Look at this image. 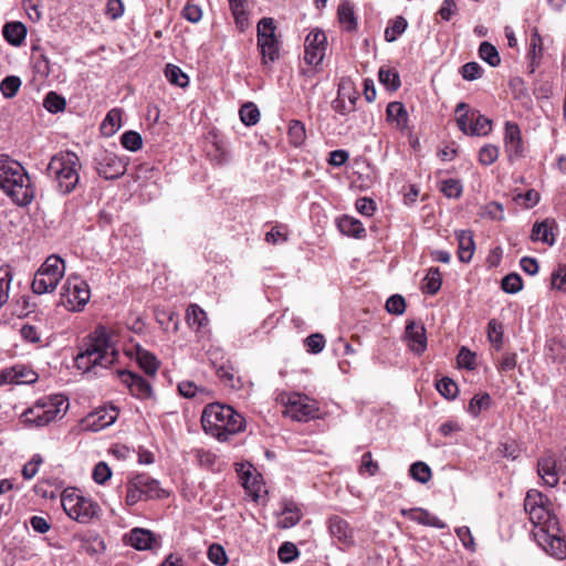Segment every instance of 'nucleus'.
Masks as SVG:
<instances>
[{"label": "nucleus", "instance_id": "obj_1", "mask_svg": "<svg viewBox=\"0 0 566 566\" xmlns=\"http://www.w3.org/2000/svg\"><path fill=\"white\" fill-rule=\"evenodd\" d=\"M116 343L117 335L113 329L105 326L96 327L75 356L76 368L83 374H97L98 368L107 369L118 359Z\"/></svg>", "mask_w": 566, "mask_h": 566}, {"label": "nucleus", "instance_id": "obj_2", "mask_svg": "<svg viewBox=\"0 0 566 566\" xmlns=\"http://www.w3.org/2000/svg\"><path fill=\"white\" fill-rule=\"evenodd\" d=\"M0 189L19 206H27L34 198V188L24 167L4 155L0 156Z\"/></svg>", "mask_w": 566, "mask_h": 566}, {"label": "nucleus", "instance_id": "obj_3", "mask_svg": "<svg viewBox=\"0 0 566 566\" xmlns=\"http://www.w3.org/2000/svg\"><path fill=\"white\" fill-rule=\"evenodd\" d=\"M202 428L219 441H227L231 436L245 429L244 418L231 406L208 405L201 417Z\"/></svg>", "mask_w": 566, "mask_h": 566}, {"label": "nucleus", "instance_id": "obj_4", "mask_svg": "<svg viewBox=\"0 0 566 566\" xmlns=\"http://www.w3.org/2000/svg\"><path fill=\"white\" fill-rule=\"evenodd\" d=\"M81 167V160L75 153L61 151L51 158L46 172L54 189L61 195H69L80 182Z\"/></svg>", "mask_w": 566, "mask_h": 566}, {"label": "nucleus", "instance_id": "obj_5", "mask_svg": "<svg viewBox=\"0 0 566 566\" xmlns=\"http://www.w3.org/2000/svg\"><path fill=\"white\" fill-rule=\"evenodd\" d=\"M67 409V399L62 395H54L39 399L22 413V419L28 424L44 427L62 418Z\"/></svg>", "mask_w": 566, "mask_h": 566}, {"label": "nucleus", "instance_id": "obj_6", "mask_svg": "<svg viewBox=\"0 0 566 566\" xmlns=\"http://www.w3.org/2000/svg\"><path fill=\"white\" fill-rule=\"evenodd\" d=\"M524 510L537 530H557L558 521L552 514L548 499L537 490H530L524 500Z\"/></svg>", "mask_w": 566, "mask_h": 566}, {"label": "nucleus", "instance_id": "obj_7", "mask_svg": "<svg viewBox=\"0 0 566 566\" xmlns=\"http://www.w3.org/2000/svg\"><path fill=\"white\" fill-rule=\"evenodd\" d=\"M65 264L57 255H50L38 269L32 281V291L35 294L53 292L60 280L64 276Z\"/></svg>", "mask_w": 566, "mask_h": 566}, {"label": "nucleus", "instance_id": "obj_8", "mask_svg": "<svg viewBox=\"0 0 566 566\" xmlns=\"http://www.w3.org/2000/svg\"><path fill=\"white\" fill-rule=\"evenodd\" d=\"M126 491L125 502L128 506H133L140 501L166 496V492L160 488L159 481L148 474H136L132 476L127 481Z\"/></svg>", "mask_w": 566, "mask_h": 566}, {"label": "nucleus", "instance_id": "obj_9", "mask_svg": "<svg viewBox=\"0 0 566 566\" xmlns=\"http://www.w3.org/2000/svg\"><path fill=\"white\" fill-rule=\"evenodd\" d=\"M61 503L67 516L82 524L91 522L98 511L95 502L75 491H64Z\"/></svg>", "mask_w": 566, "mask_h": 566}, {"label": "nucleus", "instance_id": "obj_10", "mask_svg": "<svg viewBox=\"0 0 566 566\" xmlns=\"http://www.w3.org/2000/svg\"><path fill=\"white\" fill-rule=\"evenodd\" d=\"M91 290L86 281L77 275H70L62 286L61 303L71 312H80L88 303Z\"/></svg>", "mask_w": 566, "mask_h": 566}, {"label": "nucleus", "instance_id": "obj_11", "mask_svg": "<svg viewBox=\"0 0 566 566\" xmlns=\"http://www.w3.org/2000/svg\"><path fill=\"white\" fill-rule=\"evenodd\" d=\"M275 25L272 18H262L258 23V46L263 64L274 62L279 57V41L275 38Z\"/></svg>", "mask_w": 566, "mask_h": 566}, {"label": "nucleus", "instance_id": "obj_12", "mask_svg": "<svg viewBox=\"0 0 566 566\" xmlns=\"http://www.w3.org/2000/svg\"><path fill=\"white\" fill-rule=\"evenodd\" d=\"M326 527L334 544L346 551L356 544L355 530L350 523L339 515H331L326 520Z\"/></svg>", "mask_w": 566, "mask_h": 566}, {"label": "nucleus", "instance_id": "obj_13", "mask_svg": "<svg viewBox=\"0 0 566 566\" xmlns=\"http://www.w3.org/2000/svg\"><path fill=\"white\" fill-rule=\"evenodd\" d=\"M94 164L98 176L107 180L117 179L126 171L124 159L107 149H101L95 154Z\"/></svg>", "mask_w": 566, "mask_h": 566}, {"label": "nucleus", "instance_id": "obj_14", "mask_svg": "<svg viewBox=\"0 0 566 566\" xmlns=\"http://www.w3.org/2000/svg\"><path fill=\"white\" fill-rule=\"evenodd\" d=\"M317 407L314 400L298 392L290 394L285 401L284 415L296 421H308L315 417Z\"/></svg>", "mask_w": 566, "mask_h": 566}, {"label": "nucleus", "instance_id": "obj_15", "mask_svg": "<svg viewBox=\"0 0 566 566\" xmlns=\"http://www.w3.org/2000/svg\"><path fill=\"white\" fill-rule=\"evenodd\" d=\"M304 60L308 65L318 66L324 57L327 49V36L321 29H313L304 41Z\"/></svg>", "mask_w": 566, "mask_h": 566}, {"label": "nucleus", "instance_id": "obj_16", "mask_svg": "<svg viewBox=\"0 0 566 566\" xmlns=\"http://www.w3.org/2000/svg\"><path fill=\"white\" fill-rule=\"evenodd\" d=\"M557 530H537L534 531V537L537 544L552 557L564 560L566 558V541L560 537Z\"/></svg>", "mask_w": 566, "mask_h": 566}, {"label": "nucleus", "instance_id": "obj_17", "mask_svg": "<svg viewBox=\"0 0 566 566\" xmlns=\"http://www.w3.org/2000/svg\"><path fill=\"white\" fill-rule=\"evenodd\" d=\"M504 148L511 161L521 158L524 154L522 133L515 123L506 122L505 124Z\"/></svg>", "mask_w": 566, "mask_h": 566}, {"label": "nucleus", "instance_id": "obj_18", "mask_svg": "<svg viewBox=\"0 0 566 566\" xmlns=\"http://www.w3.org/2000/svg\"><path fill=\"white\" fill-rule=\"evenodd\" d=\"M117 417L118 409L116 407H102L91 412L84 419V426L87 430L96 432L113 424L116 421Z\"/></svg>", "mask_w": 566, "mask_h": 566}, {"label": "nucleus", "instance_id": "obj_19", "mask_svg": "<svg viewBox=\"0 0 566 566\" xmlns=\"http://www.w3.org/2000/svg\"><path fill=\"white\" fill-rule=\"evenodd\" d=\"M122 382L129 389V392L138 399H148L153 396L150 384L142 376L123 370L119 373Z\"/></svg>", "mask_w": 566, "mask_h": 566}, {"label": "nucleus", "instance_id": "obj_20", "mask_svg": "<svg viewBox=\"0 0 566 566\" xmlns=\"http://www.w3.org/2000/svg\"><path fill=\"white\" fill-rule=\"evenodd\" d=\"M406 339L411 352L417 355L422 354L427 348L424 326L415 321H409L406 325Z\"/></svg>", "mask_w": 566, "mask_h": 566}, {"label": "nucleus", "instance_id": "obj_21", "mask_svg": "<svg viewBox=\"0 0 566 566\" xmlns=\"http://www.w3.org/2000/svg\"><path fill=\"white\" fill-rule=\"evenodd\" d=\"M402 516L424 526L443 530L447 524L436 515L431 514L428 510L421 507L402 509L400 510Z\"/></svg>", "mask_w": 566, "mask_h": 566}, {"label": "nucleus", "instance_id": "obj_22", "mask_svg": "<svg viewBox=\"0 0 566 566\" xmlns=\"http://www.w3.org/2000/svg\"><path fill=\"white\" fill-rule=\"evenodd\" d=\"M128 544L137 551L153 549L157 544L154 533L145 528H133L127 536Z\"/></svg>", "mask_w": 566, "mask_h": 566}, {"label": "nucleus", "instance_id": "obj_23", "mask_svg": "<svg viewBox=\"0 0 566 566\" xmlns=\"http://www.w3.org/2000/svg\"><path fill=\"white\" fill-rule=\"evenodd\" d=\"M537 473L548 486L558 484L559 476L556 470V460L552 454H547L538 460Z\"/></svg>", "mask_w": 566, "mask_h": 566}, {"label": "nucleus", "instance_id": "obj_24", "mask_svg": "<svg viewBox=\"0 0 566 566\" xmlns=\"http://www.w3.org/2000/svg\"><path fill=\"white\" fill-rule=\"evenodd\" d=\"M455 239L458 241L459 260L465 263L470 262L475 250L473 233L469 230H458L455 231Z\"/></svg>", "mask_w": 566, "mask_h": 566}, {"label": "nucleus", "instance_id": "obj_25", "mask_svg": "<svg viewBox=\"0 0 566 566\" xmlns=\"http://www.w3.org/2000/svg\"><path fill=\"white\" fill-rule=\"evenodd\" d=\"M387 120L397 129L403 130L408 126V113L400 102H391L386 108Z\"/></svg>", "mask_w": 566, "mask_h": 566}, {"label": "nucleus", "instance_id": "obj_26", "mask_svg": "<svg viewBox=\"0 0 566 566\" xmlns=\"http://www.w3.org/2000/svg\"><path fill=\"white\" fill-rule=\"evenodd\" d=\"M543 56V40L535 30L530 39V48L527 52L530 73H534L539 66Z\"/></svg>", "mask_w": 566, "mask_h": 566}, {"label": "nucleus", "instance_id": "obj_27", "mask_svg": "<svg viewBox=\"0 0 566 566\" xmlns=\"http://www.w3.org/2000/svg\"><path fill=\"white\" fill-rule=\"evenodd\" d=\"M554 224L555 222L548 219L542 222H536L533 226L531 239L533 241H541L548 245H553L555 243V238L553 235Z\"/></svg>", "mask_w": 566, "mask_h": 566}, {"label": "nucleus", "instance_id": "obj_28", "mask_svg": "<svg viewBox=\"0 0 566 566\" xmlns=\"http://www.w3.org/2000/svg\"><path fill=\"white\" fill-rule=\"evenodd\" d=\"M337 228L343 234L357 239L363 238L366 232L363 223L349 216L340 217L337 221Z\"/></svg>", "mask_w": 566, "mask_h": 566}, {"label": "nucleus", "instance_id": "obj_29", "mask_svg": "<svg viewBox=\"0 0 566 566\" xmlns=\"http://www.w3.org/2000/svg\"><path fill=\"white\" fill-rule=\"evenodd\" d=\"M337 15L342 27L348 31L357 29V20L354 11V6L349 1H342L337 9Z\"/></svg>", "mask_w": 566, "mask_h": 566}, {"label": "nucleus", "instance_id": "obj_30", "mask_svg": "<svg viewBox=\"0 0 566 566\" xmlns=\"http://www.w3.org/2000/svg\"><path fill=\"white\" fill-rule=\"evenodd\" d=\"M3 36L10 44L19 46L27 36V28L21 22H9L3 27Z\"/></svg>", "mask_w": 566, "mask_h": 566}, {"label": "nucleus", "instance_id": "obj_31", "mask_svg": "<svg viewBox=\"0 0 566 566\" xmlns=\"http://www.w3.org/2000/svg\"><path fill=\"white\" fill-rule=\"evenodd\" d=\"M10 370L15 385L33 384L38 380V374L27 365L18 364L10 367Z\"/></svg>", "mask_w": 566, "mask_h": 566}, {"label": "nucleus", "instance_id": "obj_32", "mask_svg": "<svg viewBox=\"0 0 566 566\" xmlns=\"http://www.w3.org/2000/svg\"><path fill=\"white\" fill-rule=\"evenodd\" d=\"M122 126V111L111 109L101 124V132L105 136H113Z\"/></svg>", "mask_w": 566, "mask_h": 566}, {"label": "nucleus", "instance_id": "obj_33", "mask_svg": "<svg viewBox=\"0 0 566 566\" xmlns=\"http://www.w3.org/2000/svg\"><path fill=\"white\" fill-rule=\"evenodd\" d=\"M492 129V120L481 115L478 111L473 112L472 124H470V136H486Z\"/></svg>", "mask_w": 566, "mask_h": 566}, {"label": "nucleus", "instance_id": "obj_34", "mask_svg": "<svg viewBox=\"0 0 566 566\" xmlns=\"http://www.w3.org/2000/svg\"><path fill=\"white\" fill-rule=\"evenodd\" d=\"M251 469L252 468L249 467L241 472L242 485L251 495L258 497L262 490V483L260 475L254 474Z\"/></svg>", "mask_w": 566, "mask_h": 566}, {"label": "nucleus", "instance_id": "obj_35", "mask_svg": "<svg viewBox=\"0 0 566 566\" xmlns=\"http://www.w3.org/2000/svg\"><path fill=\"white\" fill-rule=\"evenodd\" d=\"M302 512L296 505L286 504L279 520V526L282 528L293 527L300 522Z\"/></svg>", "mask_w": 566, "mask_h": 566}, {"label": "nucleus", "instance_id": "obj_36", "mask_svg": "<svg viewBox=\"0 0 566 566\" xmlns=\"http://www.w3.org/2000/svg\"><path fill=\"white\" fill-rule=\"evenodd\" d=\"M187 322L190 326L198 329L205 327L208 323L206 312L197 304H191L187 308Z\"/></svg>", "mask_w": 566, "mask_h": 566}, {"label": "nucleus", "instance_id": "obj_37", "mask_svg": "<svg viewBox=\"0 0 566 566\" xmlns=\"http://www.w3.org/2000/svg\"><path fill=\"white\" fill-rule=\"evenodd\" d=\"M473 112L469 109V105L461 102L457 105L455 113L459 114L457 118V124L459 129L469 135L470 124H472Z\"/></svg>", "mask_w": 566, "mask_h": 566}, {"label": "nucleus", "instance_id": "obj_38", "mask_svg": "<svg viewBox=\"0 0 566 566\" xmlns=\"http://www.w3.org/2000/svg\"><path fill=\"white\" fill-rule=\"evenodd\" d=\"M442 284V275L438 268H431L423 280V291L430 295L436 294Z\"/></svg>", "mask_w": 566, "mask_h": 566}, {"label": "nucleus", "instance_id": "obj_39", "mask_svg": "<svg viewBox=\"0 0 566 566\" xmlns=\"http://www.w3.org/2000/svg\"><path fill=\"white\" fill-rule=\"evenodd\" d=\"M479 56L489 65L495 67L500 65L501 57L496 48L490 42H482L479 46Z\"/></svg>", "mask_w": 566, "mask_h": 566}, {"label": "nucleus", "instance_id": "obj_40", "mask_svg": "<svg viewBox=\"0 0 566 566\" xmlns=\"http://www.w3.org/2000/svg\"><path fill=\"white\" fill-rule=\"evenodd\" d=\"M137 361L140 368L148 375H155L158 370L159 363L156 356L147 350H138Z\"/></svg>", "mask_w": 566, "mask_h": 566}, {"label": "nucleus", "instance_id": "obj_41", "mask_svg": "<svg viewBox=\"0 0 566 566\" xmlns=\"http://www.w3.org/2000/svg\"><path fill=\"white\" fill-rule=\"evenodd\" d=\"M378 77L379 82L391 91H396L400 87L399 74L394 69L380 67Z\"/></svg>", "mask_w": 566, "mask_h": 566}, {"label": "nucleus", "instance_id": "obj_42", "mask_svg": "<svg viewBox=\"0 0 566 566\" xmlns=\"http://www.w3.org/2000/svg\"><path fill=\"white\" fill-rule=\"evenodd\" d=\"M239 115L242 123L247 126H253L260 119V111L256 105L251 102L241 106Z\"/></svg>", "mask_w": 566, "mask_h": 566}, {"label": "nucleus", "instance_id": "obj_43", "mask_svg": "<svg viewBox=\"0 0 566 566\" xmlns=\"http://www.w3.org/2000/svg\"><path fill=\"white\" fill-rule=\"evenodd\" d=\"M165 76L169 81V83L177 85L179 87H186L189 83L188 76L182 72V70L174 64H168L165 70Z\"/></svg>", "mask_w": 566, "mask_h": 566}, {"label": "nucleus", "instance_id": "obj_44", "mask_svg": "<svg viewBox=\"0 0 566 566\" xmlns=\"http://www.w3.org/2000/svg\"><path fill=\"white\" fill-rule=\"evenodd\" d=\"M407 25V20L403 17H397L385 30L386 41H396L406 31Z\"/></svg>", "mask_w": 566, "mask_h": 566}, {"label": "nucleus", "instance_id": "obj_45", "mask_svg": "<svg viewBox=\"0 0 566 566\" xmlns=\"http://www.w3.org/2000/svg\"><path fill=\"white\" fill-rule=\"evenodd\" d=\"M287 135L292 145L295 147L301 146L305 142L306 137L304 124L300 120H291Z\"/></svg>", "mask_w": 566, "mask_h": 566}, {"label": "nucleus", "instance_id": "obj_46", "mask_svg": "<svg viewBox=\"0 0 566 566\" xmlns=\"http://www.w3.org/2000/svg\"><path fill=\"white\" fill-rule=\"evenodd\" d=\"M491 397L489 394L475 395L469 402L468 411L472 417H478L483 409L490 407Z\"/></svg>", "mask_w": 566, "mask_h": 566}, {"label": "nucleus", "instance_id": "obj_47", "mask_svg": "<svg viewBox=\"0 0 566 566\" xmlns=\"http://www.w3.org/2000/svg\"><path fill=\"white\" fill-rule=\"evenodd\" d=\"M409 472L413 480L423 484L427 483L432 475L430 467L422 461L412 463Z\"/></svg>", "mask_w": 566, "mask_h": 566}, {"label": "nucleus", "instance_id": "obj_48", "mask_svg": "<svg viewBox=\"0 0 566 566\" xmlns=\"http://www.w3.org/2000/svg\"><path fill=\"white\" fill-rule=\"evenodd\" d=\"M21 86V80L19 76L9 75L4 77L0 83V92L7 98H11L17 95Z\"/></svg>", "mask_w": 566, "mask_h": 566}, {"label": "nucleus", "instance_id": "obj_49", "mask_svg": "<svg viewBox=\"0 0 566 566\" xmlns=\"http://www.w3.org/2000/svg\"><path fill=\"white\" fill-rule=\"evenodd\" d=\"M43 106L48 112L55 114L65 108L66 102L65 98L60 96L57 93L50 92L44 98Z\"/></svg>", "mask_w": 566, "mask_h": 566}, {"label": "nucleus", "instance_id": "obj_50", "mask_svg": "<svg viewBox=\"0 0 566 566\" xmlns=\"http://www.w3.org/2000/svg\"><path fill=\"white\" fill-rule=\"evenodd\" d=\"M551 286L566 293V265L558 264L551 274Z\"/></svg>", "mask_w": 566, "mask_h": 566}, {"label": "nucleus", "instance_id": "obj_51", "mask_svg": "<svg viewBox=\"0 0 566 566\" xmlns=\"http://www.w3.org/2000/svg\"><path fill=\"white\" fill-rule=\"evenodd\" d=\"M11 280V270L0 268V307L8 302Z\"/></svg>", "mask_w": 566, "mask_h": 566}, {"label": "nucleus", "instance_id": "obj_52", "mask_svg": "<svg viewBox=\"0 0 566 566\" xmlns=\"http://www.w3.org/2000/svg\"><path fill=\"white\" fill-rule=\"evenodd\" d=\"M501 287L506 293L515 294L523 287L522 277L517 273H510L502 279Z\"/></svg>", "mask_w": 566, "mask_h": 566}, {"label": "nucleus", "instance_id": "obj_53", "mask_svg": "<svg viewBox=\"0 0 566 566\" xmlns=\"http://www.w3.org/2000/svg\"><path fill=\"white\" fill-rule=\"evenodd\" d=\"M120 143L124 148L130 151H137L143 146L140 134L134 130L125 132L120 137Z\"/></svg>", "mask_w": 566, "mask_h": 566}, {"label": "nucleus", "instance_id": "obj_54", "mask_svg": "<svg viewBox=\"0 0 566 566\" xmlns=\"http://www.w3.org/2000/svg\"><path fill=\"white\" fill-rule=\"evenodd\" d=\"M437 390L447 399H454L458 395V385L449 377H443L437 382Z\"/></svg>", "mask_w": 566, "mask_h": 566}, {"label": "nucleus", "instance_id": "obj_55", "mask_svg": "<svg viewBox=\"0 0 566 566\" xmlns=\"http://www.w3.org/2000/svg\"><path fill=\"white\" fill-rule=\"evenodd\" d=\"M81 549L91 555H97L105 551L104 542L98 536H92L82 541Z\"/></svg>", "mask_w": 566, "mask_h": 566}, {"label": "nucleus", "instance_id": "obj_56", "mask_svg": "<svg viewBox=\"0 0 566 566\" xmlns=\"http://www.w3.org/2000/svg\"><path fill=\"white\" fill-rule=\"evenodd\" d=\"M499 158V148L495 145H484L479 151V161L484 166H490Z\"/></svg>", "mask_w": 566, "mask_h": 566}, {"label": "nucleus", "instance_id": "obj_57", "mask_svg": "<svg viewBox=\"0 0 566 566\" xmlns=\"http://www.w3.org/2000/svg\"><path fill=\"white\" fill-rule=\"evenodd\" d=\"M298 549L295 544L291 542H284L277 552L279 559L282 563H291L298 557Z\"/></svg>", "mask_w": 566, "mask_h": 566}, {"label": "nucleus", "instance_id": "obj_58", "mask_svg": "<svg viewBox=\"0 0 566 566\" xmlns=\"http://www.w3.org/2000/svg\"><path fill=\"white\" fill-rule=\"evenodd\" d=\"M441 192L448 198H459L462 193V185L457 179H447L441 182Z\"/></svg>", "mask_w": 566, "mask_h": 566}, {"label": "nucleus", "instance_id": "obj_59", "mask_svg": "<svg viewBox=\"0 0 566 566\" xmlns=\"http://www.w3.org/2000/svg\"><path fill=\"white\" fill-rule=\"evenodd\" d=\"M208 558L217 566H224L228 563L226 551L220 544L210 545L208 549Z\"/></svg>", "mask_w": 566, "mask_h": 566}, {"label": "nucleus", "instance_id": "obj_60", "mask_svg": "<svg viewBox=\"0 0 566 566\" xmlns=\"http://www.w3.org/2000/svg\"><path fill=\"white\" fill-rule=\"evenodd\" d=\"M480 216L492 220H502L503 206L496 201L489 202L481 208Z\"/></svg>", "mask_w": 566, "mask_h": 566}, {"label": "nucleus", "instance_id": "obj_61", "mask_svg": "<svg viewBox=\"0 0 566 566\" xmlns=\"http://www.w3.org/2000/svg\"><path fill=\"white\" fill-rule=\"evenodd\" d=\"M386 310L389 314L401 315L406 311V301L400 294L391 295L386 302Z\"/></svg>", "mask_w": 566, "mask_h": 566}, {"label": "nucleus", "instance_id": "obj_62", "mask_svg": "<svg viewBox=\"0 0 566 566\" xmlns=\"http://www.w3.org/2000/svg\"><path fill=\"white\" fill-rule=\"evenodd\" d=\"M488 337L492 344H495L497 347L502 345L503 342V326L496 319H491L488 324Z\"/></svg>", "mask_w": 566, "mask_h": 566}, {"label": "nucleus", "instance_id": "obj_63", "mask_svg": "<svg viewBox=\"0 0 566 566\" xmlns=\"http://www.w3.org/2000/svg\"><path fill=\"white\" fill-rule=\"evenodd\" d=\"M306 349L311 354H318L325 347V338L322 334H312L304 340Z\"/></svg>", "mask_w": 566, "mask_h": 566}, {"label": "nucleus", "instance_id": "obj_64", "mask_svg": "<svg viewBox=\"0 0 566 566\" xmlns=\"http://www.w3.org/2000/svg\"><path fill=\"white\" fill-rule=\"evenodd\" d=\"M43 459L40 454H34L31 460L25 463L22 468V476L25 480H31L35 476L39 471L40 465L42 464Z\"/></svg>", "mask_w": 566, "mask_h": 566}]
</instances>
